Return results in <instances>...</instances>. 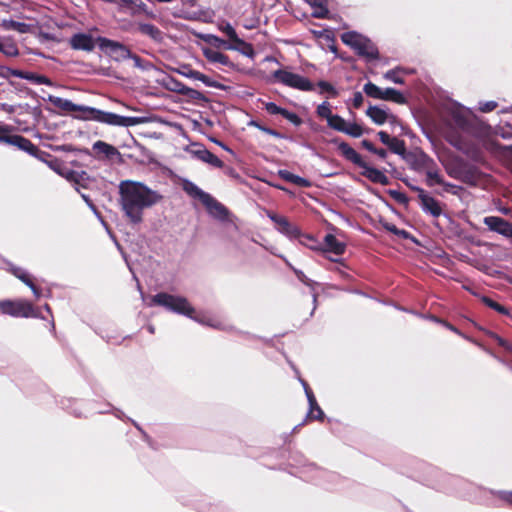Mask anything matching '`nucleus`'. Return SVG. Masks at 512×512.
Wrapping results in <instances>:
<instances>
[{
	"mask_svg": "<svg viewBox=\"0 0 512 512\" xmlns=\"http://www.w3.org/2000/svg\"><path fill=\"white\" fill-rule=\"evenodd\" d=\"M120 205L132 224L143 221V211L159 203L163 196L142 182L124 180L119 184Z\"/></svg>",
	"mask_w": 512,
	"mask_h": 512,
	"instance_id": "obj_1",
	"label": "nucleus"
},
{
	"mask_svg": "<svg viewBox=\"0 0 512 512\" xmlns=\"http://www.w3.org/2000/svg\"><path fill=\"white\" fill-rule=\"evenodd\" d=\"M446 173L467 185L475 186L480 180V172L478 168L462 157L451 155L441 160Z\"/></svg>",
	"mask_w": 512,
	"mask_h": 512,
	"instance_id": "obj_2",
	"label": "nucleus"
},
{
	"mask_svg": "<svg viewBox=\"0 0 512 512\" xmlns=\"http://www.w3.org/2000/svg\"><path fill=\"white\" fill-rule=\"evenodd\" d=\"M15 127L8 124H0V143L14 146L19 150L27 152L29 155L34 156L42 161L45 156L51 157L47 152L41 151L32 141L22 135L14 134Z\"/></svg>",
	"mask_w": 512,
	"mask_h": 512,
	"instance_id": "obj_3",
	"label": "nucleus"
},
{
	"mask_svg": "<svg viewBox=\"0 0 512 512\" xmlns=\"http://www.w3.org/2000/svg\"><path fill=\"white\" fill-rule=\"evenodd\" d=\"M87 115H79L82 120H94L111 126L132 127L143 123L141 117L121 116L112 112H105L94 107L85 109Z\"/></svg>",
	"mask_w": 512,
	"mask_h": 512,
	"instance_id": "obj_4",
	"label": "nucleus"
},
{
	"mask_svg": "<svg viewBox=\"0 0 512 512\" xmlns=\"http://www.w3.org/2000/svg\"><path fill=\"white\" fill-rule=\"evenodd\" d=\"M152 303L157 306L165 307L166 309L181 315H185L191 319L200 321L195 316V309L185 297L175 296L169 293L160 292L155 294Z\"/></svg>",
	"mask_w": 512,
	"mask_h": 512,
	"instance_id": "obj_5",
	"label": "nucleus"
},
{
	"mask_svg": "<svg viewBox=\"0 0 512 512\" xmlns=\"http://www.w3.org/2000/svg\"><path fill=\"white\" fill-rule=\"evenodd\" d=\"M341 40L354 49L358 56L365 58L367 61L379 59V51L376 45L361 34L355 31L345 32L341 35Z\"/></svg>",
	"mask_w": 512,
	"mask_h": 512,
	"instance_id": "obj_6",
	"label": "nucleus"
},
{
	"mask_svg": "<svg viewBox=\"0 0 512 512\" xmlns=\"http://www.w3.org/2000/svg\"><path fill=\"white\" fill-rule=\"evenodd\" d=\"M0 312L16 318H37L40 314L38 308L24 299L0 300Z\"/></svg>",
	"mask_w": 512,
	"mask_h": 512,
	"instance_id": "obj_7",
	"label": "nucleus"
},
{
	"mask_svg": "<svg viewBox=\"0 0 512 512\" xmlns=\"http://www.w3.org/2000/svg\"><path fill=\"white\" fill-rule=\"evenodd\" d=\"M273 79L287 87L301 90L313 91L314 84L306 77L287 71L285 69L275 70L272 74Z\"/></svg>",
	"mask_w": 512,
	"mask_h": 512,
	"instance_id": "obj_8",
	"label": "nucleus"
},
{
	"mask_svg": "<svg viewBox=\"0 0 512 512\" xmlns=\"http://www.w3.org/2000/svg\"><path fill=\"white\" fill-rule=\"evenodd\" d=\"M96 42L100 50L114 61H124L132 56V51L126 45L118 41L99 36L96 38Z\"/></svg>",
	"mask_w": 512,
	"mask_h": 512,
	"instance_id": "obj_9",
	"label": "nucleus"
},
{
	"mask_svg": "<svg viewBox=\"0 0 512 512\" xmlns=\"http://www.w3.org/2000/svg\"><path fill=\"white\" fill-rule=\"evenodd\" d=\"M68 43L71 49L87 53L92 52L97 44L96 39L91 34L83 32L73 34Z\"/></svg>",
	"mask_w": 512,
	"mask_h": 512,
	"instance_id": "obj_10",
	"label": "nucleus"
},
{
	"mask_svg": "<svg viewBox=\"0 0 512 512\" xmlns=\"http://www.w3.org/2000/svg\"><path fill=\"white\" fill-rule=\"evenodd\" d=\"M412 190L418 192V198L424 212L429 213L436 218L442 214V207L439 201L428 195L423 188L412 187Z\"/></svg>",
	"mask_w": 512,
	"mask_h": 512,
	"instance_id": "obj_11",
	"label": "nucleus"
},
{
	"mask_svg": "<svg viewBox=\"0 0 512 512\" xmlns=\"http://www.w3.org/2000/svg\"><path fill=\"white\" fill-rule=\"evenodd\" d=\"M268 216L274 222L276 229L282 234L290 238H297L300 236L299 228L296 225L290 223L287 217L278 215L276 213H269Z\"/></svg>",
	"mask_w": 512,
	"mask_h": 512,
	"instance_id": "obj_12",
	"label": "nucleus"
},
{
	"mask_svg": "<svg viewBox=\"0 0 512 512\" xmlns=\"http://www.w3.org/2000/svg\"><path fill=\"white\" fill-rule=\"evenodd\" d=\"M483 222L491 231L497 232L507 238L512 237V224L504 218L487 216L484 218Z\"/></svg>",
	"mask_w": 512,
	"mask_h": 512,
	"instance_id": "obj_13",
	"label": "nucleus"
},
{
	"mask_svg": "<svg viewBox=\"0 0 512 512\" xmlns=\"http://www.w3.org/2000/svg\"><path fill=\"white\" fill-rule=\"evenodd\" d=\"M405 159L410 168L416 172L425 171L434 162V159L423 151L409 153Z\"/></svg>",
	"mask_w": 512,
	"mask_h": 512,
	"instance_id": "obj_14",
	"label": "nucleus"
},
{
	"mask_svg": "<svg viewBox=\"0 0 512 512\" xmlns=\"http://www.w3.org/2000/svg\"><path fill=\"white\" fill-rule=\"evenodd\" d=\"M380 141L388 146L389 150L392 153L404 156L406 153V143L404 140L398 139L397 137H391L385 131H379L377 133Z\"/></svg>",
	"mask_w": 512,
	"mask_h": 512,
	"instance_id": "obj_15",
	"label": "nucleus"
},
{
	"mask_svg": "<svg viewBox=\"0 0 512 512\" xmlns=\"http://www.w3.org/2000/svg\"><path fill=\"white\" fill-rule=\"evenodd\" d=\"M92 149L95 152V157L98 159L112 160L115 157L121 156L120 152L115 146L102 140L96 141L93 144Z\"/></svg>",
	"mask_w": 512,
	"mask_h": 512,
	"instance_id": "obj_16",
	"label": "nucleus"
},
{
	"mask_svg": "<svg viewBox=\"0 0 512 512\" xmlns=\"http://www.w3.org/2000/svg\"><path fill=\"white\" fill-rule=\"evenodd\" d=\"M203 205L206 207L208 213L221 220L225 221L229 217V210L211 195L207 197V199L203 202Z\"/></svg>",
	"mask_w": 512,
	"mask_h": 512,
	"instance_id": "obj_17",
	"label": "nucleus"
},
{
	"mask_svg": "<svg viewBox=\"0 0 512 512\" xmlns=\"http://www.w3.org/2000/svg\"><path fill=\"white\" fill-rule=\"evenodd\" d=\"M361 168L363 169L361 175L370 180L372 183L381 184L384 186L390 183L389 178L382 171L369 166L367 163H365V165Z\"/></svg>",
	"mask_w": 512,
	"mask_h": 512,
	"instance_id": "obj_18",
	"label": "nucleus"
},
{
	"mask_svg": "<svg viewBox=\"0 0 512 512\" xmlns=\"http://www.w3.org/2000/svg\"><path fill=\"white\" fill-rule=\"evenodd\" d=\"M50 101L52 104L65 112H81V115H87V111L85 109H89L87 106H81L73 103L68 99H64L61 97H51Z\"/></svg>",
	"mask_w": 512,
	"mask_h": 512,
	"instance_id": "obj_19",
	"label": "nucleus"
},
{
	"mask_svg": "<svg viewBox=\"0 0 512 512\" xmlns=\"http://www.w3.org/2000/svg\"><path fill=\"white\" fill-rule=\"evenodd\" d=\"M346 250V245L340 242L335 235L327 234L324 237V248L321 247L320 251L326 253H334L335 255H342Z\"/></svg>",
	"mask_w": 512,
	"mask_h": 512,
	"instance_id": "obj_20",
	"label": "nucleus"
},
{
	"mask_svg": "<svg viewBox=\"0 0 512 512\" xmlns=\"http://www.w3.org/2000/svg\"><path fill=\"white\" fill-rule=\"evenodd\" d=\"M338 149L346 160L352 162L356 166L361 168L365 165L366 162L363 160L362 156L348 143L341 142L338 145Z\"/></svg>",
	"mask_w": 512,
	"mask_h": 512,
	"instance_id": "obj_21",
	"label": "nucleus"
},
{
	"mask_svg": "<svg viewBox=\"0 0 512 512\" xmlns=\"http://www.w3.org/2000/svg\"><path fill=\"white\" fill-rule=\"evenodd\" d=\"M11 273L21 280L25 285H27L35 295V297L38 299L41 296V290L38 288L35 283L33 282V279L30 274H28L25 270L19 267H13L11 269Z\"/></svg>",
	"mask_w": 512,
	"mask_h": 512,
	"instance_id": "obj_22",
	"label": "nucleus"
},
{
	"mask_svg": "<svg viewBox=\"0 0 512 512\" xmlns=\"http://www.w3.org/2000/svg\"><path fill=\"white\" fill-rule=\"evenodd\" d=\"M203 55L209 62L219 63L223 66L233 67V63L230 61V58L222 52H219L211 48H204Z\"/></svg>",
	"mask_w": 512,
	"mask_h": 512,
	"instance_id": "obj_23",
	"label": "nucleus"
},
{
	"mask_svg": "<svg viewBox=\"0 0 512 512\" xmlns=\"http://www.w3.org/2000/svg\"><path fill=\"white\" fill-rule=\"evenodd\" d=\"M138 31L151 38L153 41L157 43H161L164 39L163 32L154 24L150 23H139Z\"/></svg>",
	"mask_w": 512,
	"mask_h": 512,
	"instance_id": "obj_24",
	"label": "nucleus"
},
{
	"mask_svg": "<svg viewBox=\"0 0 512 512\" xmlns=\"http://www.w3.org/2000/svg\"><path fill=\"white\" fill-rule=\"evenodd\" d=\"M195 156L199 160H201L205 163H208L213 167L223 168V166H224V162L221 159H219L215 154H213L211 151H209L205 148L196 150Z\"/></svg>",
	"mask_w": 512,
	"mask_h": 512,
	"instance_id": "obj_25",
	"label": "nucleus"
},
{
	"mask_svg": "<svg viewBox=\"0 0 512 512\" xmlns=\"http://www.w3.org/2000/svg\"><path fill=\"white\" fill-rule=\"evenodd\" d=\"M424 172L426 174V184L429 187L444 184V179L439 173V168L435 161Z\"/></svg>",
	"mask_w": 512,
	"mask_h": 512,
	"instance_id": "obj_26",
	"label": "nucleus"
},
{
	"mask_svg": "<svg viewBox=\"0 0 512 512\" xmlns=\"http://www.w3.org/2000/svg\"><path fill=\"white\" fill-rule=\"evenodd\" d=\"M227 50H236L240 52L242 55L253 58L255 56L254 47L251 43L244 41L241 38H238L234 43H231V46H227Z\"/></svg>",
	"mask_w": 512,
	"mask_h": 512,
	"instance_id": "obj_27",
	"label": "nucleus"
},
{
	"mask_svg": "<svg viewBox=\"0 0 512 512\" xmlns=\"http://www.w3.org/2000/svg\"><path fill=\"white\" fill-rule=\"evenodd\" d=\"M366 115L377 125H382L388 120V113L379 106L370 105Z\"/></svg>",
	"mask_w": 512,
	"mask_h": 512,
	"instance_id": "obj_28",
	"label": "nucleus"
},
{
	"mask_svg": "<svg viewBox=\"0 0 512 512\" xmlns=\"http://www.w3.org/2000/svg\"><path fill=\"white\" fill-rule=\"evenodd\" d=\"M183 190L191 197L199 199L201 203L207 199V197L210 195L203 190H201L197 185H195L193 182L185 181L183 184Z\"/></svg>",
	"mask_w": 512,
	"mask_h": 512,
	"instance_id": "obj_29",
	"label": "nucleus"
},
{
	"mask_svg": "<svg viewBox=\"0 0 512 512\" xmlns=\"http://www.w3.org/2000/svg\"><path fill=\"white\" fill-rule=\"evenodd\" d=\"M481 301L483 304H485L487 307L495 310L496 312L508 316L510 319H512V308L509 309L505 307L504 305L496 302L495 300L491 299L488 296H483L481 298Z\"/></svg>",
	"mask_w": 512,
	"mask_h": 512,
	"instance_id": "obj_30",
	"label": "nucleus"
},
{
	"mask_svg": "<svg viewBox=\"0 0 512 512\" xmlns=\"http://www.w3.org/2000/svg\"><path fill=\"white\" fill-rule=\"evenodd\" d=\"M382 100H385V101H392L394 103H397V104H405L407 102L406 98L404 97V95L394 89V88H386L384 89L383 91V99Z\"/></svg>",
	"mask_w": 512,
	"mask_h": 512,
	"instance_id": "obj_31",
	"label": "nucleus"
},
{
	"mask_svg": "<svg viewBox=\"0 0 512 512\" xmlns=\"http://www.w3.org/2000/svg\"><path fill=\"white\" fill-rule=\"evenodd\" d=\"M446 141L458 150H463L465 141L463 136L457 131L447 132L445 135Z\"/></svg>",
	"mask_w": 512,
	"mask_h": 512,
	"instance_id": "obj_32",
	"label": "nucleus"
},
{
	"mask_svg": "<svg viewBox=\"0 0 512 512\" xmlns=\"http://www.w3.org/2000/svg\"><path fill=\"white\" fill-rule=\"evenodd\" d=\"M2 25L7 30H14L19 33H28L30 31L29 24L15 20H4Z\"/></svg>",
	"mask_w": 512,
	"mask_h": 512,
	"instance_id": "obj_33",
	"label": "nucleus"
},
{
	"mask_svg": "<svg viewBox=\"0 0 512 512\" xmlns=\"http://www.w3.org/2000/svg\"><path fill=\"white\" fill-rule=\"evenodd\" d=\"M12 74L15 76L24 78V79L34 80L37 84H46V85L51 84L50 79L44 75H36L33 73H24L22 71H17V70L13 71Z\"/></svg>",
	"mask_w": 512,
	"mask_h": 512,
	"instance_id": "obj_34",
	"label": "nucleus"
},
{
	"mask_svg": "<svg viewBox=\"0 0 512 512\" xmlns=\"http://www.w3.org/2000/svg\"><path fill=\"white\" fill-rule=\"evenodd\" d=\"M183 74L186 76V77H189V78H192V79H195V80H199L201 82H203L205 85L207 86H210V87H216L215 83L205 74L197 71V70H194V69H188L187 72H183Z\"/></svg>",
	"mask_w": 512,
	"mask_h": 512,
	"instance_id": "obj_35",
	"label": "nucleus"
},
{
	"mask_svg": "<svg viewBox=\"0 0 512 512\" xmlns=\"http://www.w3.org/2000/svg\"><path fill=\"white\" fill-rule=\"evenodd\" d=\"M363 91L368 97H371L373 99H383V91L380 87H378L376 84L372 82H367L364 87Z\"/></svg>",
	"mask_w": 512,
	"mask_h": 512,
	"instance_id": "obj_36",
	"label": "nucleus"
},
{
	"mask_svg": "<svg viewBox=\"0 0 512 512\" xmlns=\"http://www.w3.org/2000/svg\"><path fill=\"white\" fill-rule=\"evenodd\" d=\"M0 52L8 57H16L19 55V49L15 42L13 41H0Z\"/></svg>",
	"mask_w": 512,
	"mask_h": 512,
	"instance_id": "obj_37",
	"label": "nucleus"
},
{
	"mask_svg": "<svg viewBox=\"0 0 512 512\" xmlns=\"http://www.w3.org/2000/svg\"><path fill=\"white\" fill-rule=\"evenodd\" d=\"M203 40L215 48H224L227 50V46H231V43L221 39L220 37L212 34L203 36Z\"/></svg>",
	"mask_w": 512,
	"mask_h": 512,
	"instance_id": "obj_38",
	"label": "nucleus"
},
{
	"mask_svg": "<svg viewBox=\"0 0 512 512\" xmlns=\"http://www.w3.org/2000/svg\"><path fill=\"white\" fill-rule=\"evenodd\" d=\"M297 238L299 239V242L302 245L307 246L308 248H310L312 250H320L321 249V245L318 243V241L312 235L302 234L300 232V236H298Z\"/></svg>",
	"mask_w": 512,
	"mask_h": 512,
	"instance_id": "obj_39",
	"label": "nucleus"
},
{
	"mask_svg": "<svg viewBox=\"0 0 512 512\" xmlns=\"http://www.w3.org/2000/svg\"><path fill=\"white\" fill-rule=\"evenodd\" d=\"M317 86L319 87V92L321 94L327 93L330 98H336L339 96L337 89L327 81L320 80L317 82Z\"/></svg>",
	"mask_w": 512,
	"mask_h": 512,
	"instance_id": "obj_40",
	"label": "nucleus"
},
{
	"mask_svg": "<svg viewBox=\"0 0 512 512\" xmlns=\"http://www.w3.org/2000/svg\"><path fill=\"white\" fill-rule=\"evenodd\" d=\"M327 124L331 129H334L338 132L344 131V127L346 125V121L339 115L333 114L328 118Z\"/></svg>",
	"mask_w": 512,
	"mask_h": 512,
	"instance_id": "obj_41",
	"label": "nucleus"
},
{
	"mask_svg": "<svg viewBox=\"0 0 512 512\" xmlns=\"http://www.w3.org/2000/svg\"><path fill=\"white\" fill-rule=\"evenodd\" d=\"M486 335L506 351L512 352V344L493 331H486Z\"/></svg>",
	"mask_w": 512,
	"mask_h": 512,
	"instance_id": "obj_42",
	"label": "nucleus"
},
{
	"mask_svg": "<svg viewBox=\"0 0 512 512\" xmlns=\"http://www.w3.org/2000/svg\"><path fill=\"white\" fill-rule=\"evenodd\" d=\"M165 86L168 90L170 91H173V92H177L179 94H184L185 92V89H187V86L184 85L182 82L172 78V77H169L166 82H165Z\"/></svg>",
	"mask_w": 512,
	"mask_h": 512,
	"instance_id": "obj_43",
	"label": "nucleus"
},
{
	"mask_svg": "<svg viewBox=\"0 0 512 512\" xmlns=\"http://www.w3.org/2000/svg\"><path fill=\"white\" fill-rule=\"evenodd\" d=\"M342 133H345L351 137L358 138L363 135L364 130L361 125L357 123H347L344 127V131Z\"/></svg>",
	"mask_w": 512,
	"mask_h": 512,
	"instance_id": "obj_44",
	"label": "nucleus"
},
{
	"mask_svg": "<svg viewBox=\"0 0 512 512\" xmlns=\"http://www.w3.org/2000/svg\"><path fill=\"white\" fill-rule=\"evenodd\" d=\"M383 228L386 230V231H389L391 233H393L394 235H397L399 236L400 238L402 239H412V236L411 234L404 230V229H399L397 228L396 225L392 224V223H383Z\"/></svg>",
	"mask_w": 512,
	"mask_h": 512,
	"instance_id": "obj_45",
	"label": "nucleus"
},
{
	"mask_svg": "<svg viewBox=\"0 0 512 512\" xmlns=\"http://www.w3.org/2000/svg\"><path fill=\"white\" fill-rule=\"evenodd\" d=\"M307 419L310 421H313V420L323 421L324 412L321 409V407L318 405L317 401H316V405H314V409H312V407L309 406V412L307 414Z\"/></svg>",
	"mask_w": 512,
	"mask_h": 512,
	"instance_id": "obj_46",
	"label": "nucleus"
},
{
	"mask_svg": "<svg viewBox=\"0 0 512 512\" xmlns=\"http://www.w3.org/2000/svg\"><path fill=\"white\" fill-rule=\"evenodd\" d=\"M316 113H317L318 117L328 120V118L333 115L332 111H331L330 103L327 101H324L322 104L318 105V107L316 109Z\"/></svg>",
	"mask_w": 512,
	"mask_h": 512,
	"instance_id": "obj_47",
	"label": "nucleus"
},
{
	"mask_svg": "<svg viewBox=\"0 0 512 512\" xmlns=\"http://www.w3.org/2000/svg\"><path fill=\"white\" fill-rule=\"evenodd\" d=\"M431 319L436 322V323H439L441 325H443L445 328H447L448 330L454 332L455 334L459 335V336H463L462 332L457 328L455 327L454 325H452L450 322L444 320V319H441L437 316H431Z\"/></svg>",
	"mask_w": 512,
	"mask_h": 512,
	"instance_id": "obj_48",
	"label": "nucleus"
},
{
	"mask_svg": "<svg viewBox=\"0 0 512 512\" xmlns=\"http://www.w3.org/2000/svg\"><path fill=\"white\" fill-rule=\"evenodd\" d=\"M220 29L229 38L231 43H234L239 38L235 29L229 23H226V25Z\"/></svg>",
	"mask_w": 512,
	"mask_h": 512,
	"instance_id": "obj_49",
	"label": "nucleus"
},
{
	"mask_svg": "<svg viewBox=\"0 0 512 512\" xmlns=\"http://www.w3.org/2000/svg\"><path fill=\"white\" fill-rule=\"evenodd\" d=\"M389 195L392 199H394L399 204H407L409 201V198L405 193H402L397 190H389Z\"/></svg>",
	"mask_w": 512,
	"mask_h": 512,
	"instance_id": "obj_50",
	"label": "nucleus"
},
{
	"mask_svg": "<svg viewBox=\"0 0 512 512\" xmlns=\"http://www.w3.org/2000/svg\"><path fill=\"white\" fill-rule=\"evenodd\" d=\"M398 69H392L385 73L384 77L396 84H404V79L400 77Z\"/></svg>",
	"mask_w": 512,
	"mask_h": 512,
	"instance_id": "obj_51",
	"label": "nucleus"
},
{
	"mask_svg": "<svg viewBox=\"0 0 512 512\" xmlns=\"http://www.w3.org/2000/svg\"><path fill=\"white\" fill-rule=\"evenodd\" d=\"M282 116L295 126H300L302 124V119L296 113L287 109H285Z\"/></svg>",
	"mask_w": 512,
	"mask_h": 512,
	"instance_id": "obj_52",
	"label": "nucleus"
},
{
	"mask_svg": "<svg viewBox=\"0 0 512 512\" xmlns=\"http://www.w3.org/2000/svg\"><path fill=\"white\" fill-rule=\"evenodd\" d=\"M265 110L271 115H281L284 113L285 108H282L274 102H268L265 104Z\"/></svg>",
	"mask_w": 512,
	"mask_h": 512,
	"instance_id": "obj_53",
	"label": "nucleus"
},
{
	"mask_svg": "<svg viewBox=\"0 0 512 512\" xmlns=\"http://www.w3.org/2000/svg\"><path fill=\"white\" fill-rule=\"evenodd\" d=\"M303 386H304L305 394H306L308 402H309V406H311L312 409H314V405H316L315 395H314L313 391L311 390L310 386L306 382H303Z\"/></svg>",
	"mask_w": 512,
	"mask_h": 512,
	"instance_id": "obj_54",
	"label": "nucleus"
},
{
	"mask_svg": "<svg viewBox=\"0 0 512 512\" xmlns=\"http://www.w3.org/2000/svg\"><path fill=\"white\" fill-rule=\"evenodd\" d=\"M253 124H254V125H255L259 130H261L262 132H264V133H266V134H268V135L274 136V137H276V138H280V137H281V134H280L278 131H276V130H274V129H272V128H269V127L263 126V125H261V124H259V123H256V122H253Z\"/></svg>",
	"mask_w": 512,
	"mask_h": 512,
	"instance_id": "obj_55",
	"label": "nucleus"
},
{
	"mask_svg": "<svg viewBox=\"0 0 512 512\" xmlns=\"http://www.w3.org/2000/svg\"><path fill=\"white\" fill-rule=\"evenodd\" d=\"M498 104L495 101H487L485 103L480 104V111L484 113L491 112L497 108Z\"/></svg>",
	"mask_w": 512,
	"mask_h": 512,
	"instance_id": "obj_56",
	"label": "nucleus"
},
{
	"mask_svg": "<svg viewBox=\"0 0 512 512\" xmlns=\"http://www.w3.org/2000/svg\"><path fill=\"white\" fill-rule=\"evenodd\" d=\"M292 184H295L302 188H308L311 186V182L308 179L300 177L298 175H295Z\"/></svg>",
	"mask_w": 512,
	"mask_h": 512,
	"instance_id": "obj_57",
	"label": "nucleus"
},
{
	"mask_svg": "<svg viewBox=\"0 0 512 512\" xmlns=\"http://www.w3.org/2000/svg\"><path fill=\"white\" fill-rule=\"evenodd\" d=\"M364 98L361 92H355L353 94L352 105L355 109H359L363 104Z\"/></svg>",
	"mask_w": 512,
	"mask_h": 512,
	"instance_id": "obj_58",
	"label": "nucleus"
},
{
	"mask_svg": "<svg viewBox=\"0 0 512 512\" xmlns=\"http://www.w3.org/2000/svg\"><path fill=\"white\" fill-rule=\"evenodd\" d=\"M316 37H323L327 41L335 42L334 36L330 30H323V31H314L313 32Z\"/></svg>",
	"mask_w": 512,
	"mask_h": 512,
	"instance_id": "obj_59",
	"label": "nucleus"
},
{
	"mask_svg": "<svg viewBox=\"0 0 512 512\" xmlns=\"http://www.w3.org/2000/svg\"><path fill=\"white\" fill-rule=\"evenodd\" d=\"M183 95L188 96L192 99H201L203 97V95L200 91L195 90L193 88H189V87H187V89H185V92Z\"/></svg>",
	"mask_w": 512,
	"mask_h": 512,
	"instance_id": "obj_60",
	"label": "nucleus"
},
{
	"mask_svg": "<svg viewBox=\"0 0 512 512\" xmlns=\"http://www.w3.org/2000/svg\"><path fill=\"white\" fill-rule=\"evenodd\" d=\"M280 176L283 180H285L289 183H292L294 180L295 174H293L287 170H283V171H280Z\"/></svg>",
	"mask_w": 512,
	"mask_h": 512,
	"instance_id": "obj_61",
	"label": "nucleus"
},
{
	"mask_svg": "<svg viewBox=\"0 0 512 512\" xmlns=\"http://www.w3.org/2000/svg\"><path fill=\"white\" fill-rule=\"evenodd\" d=\"M361 145L363 148H365L366 150H368L369 152L373 153L375 151V146L374 144L367 140V139H364L362 142H361Z\"/></svg>",
	"mask_w": 512,
	"mask_h": 512,
	"instance_id": "obj_62",
	"label": "nucleus"
},
{
	"mask_svg": "<svg viewBox=\"0 0 512 512\" xmlns=\"http://www.w3.org/2000/svg\"><path fill=\"white\" fill-rule=\"evenodd\" d=\"M387 122H389L391 125H400L402 128H403V125L400 121V119L394 115V114H389L388 113V120Z\"/></svg>",
	"mask_w": 512,
	"mask_h": 512,
	"instance_id": "obj_63",
	"label": "nucleus"
},
{
	"mask_svg": "<svg viewBox=\"0 0 512 512\" xmlns=\"http://www.w3.org/2000/svg\"><path fill=\"white\" fill-rule=\"evenodd\" d=\"M48 164L55 171H58V168L61 166V163L57 158H53L51 161L48 162Z\"/></svg>",
	"mask_w": 512,
	"mask_h": 512,
	"instance_id": "obj_64",
	"label": "nucleus"
}]
</instances>
